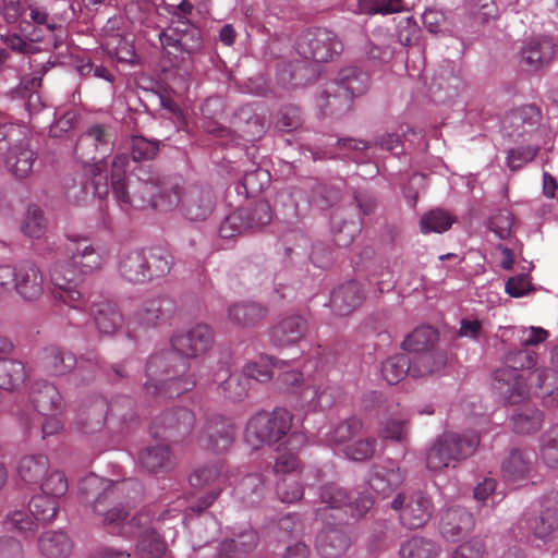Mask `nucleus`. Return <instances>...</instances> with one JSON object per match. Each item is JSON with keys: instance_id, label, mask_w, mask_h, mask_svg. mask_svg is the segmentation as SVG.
<instances>
[{"instance_id": "13", "label": "nucleus", "mask_w": 558, "mask_h": 558, "mask_svg": "<svg viewBox=\"0 0 558 558\" xmlns=\"http://www.w3.org/2000/svg\"><path fill=\"white\" fill-rule=\"evenodd\" d=\"M80 272L69 263H57L51 269L52 295L74 310L85 311L87 302L77 290Z\"/></svg>"}, {"instance_id": "62", "label": "nucleus", "mask_w": 558, "mask_h": 558, "mask_svg": "<svg viewBox=\"0 0 558 558\" xmlns=\"http://www.w3.org/2000/svg\"><path fill=\"white\" fill-rule=\"evenodd\" d=\"M377 447V440L368 437L356 440L344 448V454L348 459L353 461H365L371 459Z\"/></svg>"}, {"instance_id": "64", "label": "nucleus", "mask_w": 558, "mask_h": 558, "mask_svg": "<svg viewBox=\"0 0 558 558\" xmlns=\"http://www.w3.org/2000/svg\"><path fill=\"white\" fill-rule=\"evenodd\" d=\"M421 29L411 16L401 17L397 23V37L401 45L412 46L418 40Z\"/></svg>"}, {"instance_id": "12", "label": "nucleus", "mask_w": 558, "mask_h": 558, "mask_svg": "<svg viewBox=\"0 0 558 558\" xmlns=\"http://www.w3.org/2000/svg\"><path fill=\"white\" fill-rule=\"evenodd\" d=\"M171 192L179 197L175 207L191 221L206 220L214 211L216 198L213 191L202 185H191L185 189L171 184Z\"/></svg>"}, {"instance_id": "33", "label": "nucleus", "mask_w": 558, "mask_h": 558, "mask_svg": "<svg viewBox=\"0 0 558 558\" xmlns=\"http://www.w3.org/2000/svg\"><path fill=\"white\" fill-rule=\"evenodd\" d=\"M138 459L142 468L149 473L169 472L175 465L174 456L166 445L146 447Z\"/></svg>"}, {"instance_id": "5", "label": "nucleus", "mask_w": 558, "mask_h": 558, "mask_svg": "<svg viewBox=\"0 0 558 558\" xmlns=\"http://www.w3.org/2000/svg\"><path fill=\"white\" fill-rule=\"evenodd\" d=\"M369 86V76L359 68L342 69L335 82L327 85L318 98L324 114H338L351 108L353 98L363 95Z\"/></svg>"}, {"instance_id": "28", "label": "nucleus", "mask_w": 558, "mask_h": 558, "mask_svg": "<svg viewBox=\"0 0 558 558\" xmlns=\"http://www.w3.org/2000/svg\"><path fill=\"white\" fill-rule=\"evenodd\" d=\"M16 292L27 301L37 300L44 293V276L33 263H24L17 267Z\"/></svg>"}, {"instance_id": "54", "label": "nucleus", "mask_w": 558, "mask_h": 558, "mask_svg": "<svg viewBox=\"0 0 558 558\" xmlns=\"http://www.w3.org/2000/svg\"><path fill=\"white\" fill-rule=\"evenodd\" d=\"M464 7L474 24L483 25L498 15L494 0H465Z\"/></svg>"}, {"instance_id": "9", "label": "nucleus", "mask_w": 558, "mask_h": 558, "mask_svg": "<svg viewBox=\"0 0 558 558\" xmlns=\"http://www.w3.org/2000/svg\"><path fill=\"white\" fill-rule=\"evenodd\" d=\"M296 52L315 62H329L343 50L336 33L323 27L308 28L301 33L295 43Z\"/></svg>"}, {"instance_id": "59", "label": "nucleus", "mask_w": 558, "mask_h": 558, "mask_svg": "<svg viewBox=\"0 0 558 558\" xmlns=\"http://www.w3.org/2000/svg\"><path fill=\"white\" fill-rule=\"evenodd\" d=\"M39 486L43 493L56 499L64 496L69 489L68 478L60 470H49Z\"/></svg>"}, {"instance_id": "53", "label": "nucleus", "mask_w": 558, "mask_h": 558, "mask_svg": "<svg viewBox=\"0 0 558 558\" xmlns=\"http://www.w3.org/2000/svg\"><path fill=\"white\" fill-rule=\"evenodd\" d=\"M248 390L250 381L242 372L229 375L218 387L219 393L232 401L243 400L247 396Z\"/></svg>"}, {"instance_id": "42", "label": "nucleus", "mask_w": 558, "mask_h": 558, "mask_svg": "<svg viewBox=\"0 0 558 558\" xmlns=\"http://www.w3.org/2000/svg\"><path fill=\"white\" fill-rule=\"evenodd\" d=\"M519 527L527 529L535 537L545 539L558 530V510L548 508L533 520H520Z\"/></svg>"}, {"instance_id": "55", "label": "nucleus", "mask_w": 558, "mask_h": 558, "mask_svg": "<svg viewBox=\"0 0 558 558\" xmlns=\"http://www.w3.org/2000/svg\"><path fill=\"white\" fill-rule=\"evenodd\" d=\"M21 230L25 235L35 239L40 238L45 233L46 219L38 206L31 205L27 207L21 223Z\"/></svg>"}, {"instance_id": "6", "label": "nucleus", "mask_w": 558, "mask_h": 558, "mask_svg": "<svg viewBox=\"0 0 558 558\" xmlns=\"http://www.w3.org/2000/svg\"><path fill=\"white\" fill-rule=\"evenodd\" d=\"M292 413L283 408L257 412L246 423L244 440L254 450L281 444L292 428Z\"/></svg>"}, {"instance_id": "16", "label": "nucleus", "mask_w": 558, "mask_h": 558, "mask_svg": "<svg viewBox=\"0 0 558 558\" xmlns=\"http://www.w3.org/2000/svg\"><path fill=\"white\" fill-rule=\"evenodd\" d=\"M175 312L174 302L166 296L143 301L130 318L133 329L156 328L169 322Z\"/></svg>"}, {"instance_id": "44", "label": "nucleus", "mask_w": 558, "mask_h": 558, "mask_svg": "<svg viewBox=\"0 0 558 558\" xmlns=\"http://www.w3.org/2000/svg\"><path fill=\"white\" fill-rule=\"evenodd\" d=\"M101 47L119 62L132 63L135 58L133 44L121 34H108L102 36Z\"/></svg>"}, {"instance_id": "50", "label": "nucleus", "mask_w": 558, "mask_h": 558, "mask_svg": "<svg viewBox=\"0 0 558 558\" xmlns=\"http://www.w3.org/2000/svg\"><path fill=\"white\" fill-rule=\"evenodd\" d=\"M452 216L442 209H432L425 213L420 220V229L424 234L430 232L442 233L451 228Z\"/></svg>"}, {"instance_id": "37", "label": "nucleus", "mask_w": 558, "mask_h": 558, "mask_svg": "<svg viewBox=\"0 0 558 558\" xmlns=\"http://www.w3.org/2000/svg\"><path fill=\"white\" fill-rule=\"evenodd\" d=\"M92 314L97 329L104 335H112L123 325V315L116 303L102 301L93 304Z\"/></svg>"}, {"instance_id": "27", "label": "nucleus", "mask_w": 558, "mask_h": 558, "mask_svg": "<svg viewBox=\"0 0 558 558\" xmlns=\"http://www.w3.org/2000/svg\"><path fill=\"white\" fill-rule=\"evenodd\" d=\"M88 173L90 174V183L89 185L84 184L83 181L80 182L82 185L80 191H76L75 186L68 189V197L73 199L76 203H80L85 199L88 195L89 190H92L93 194L98 196L99 198H104L109 193V182L108 174L106 171V165L104 160H100L93 166H90Z\"/></svg>"}, {"instance_id": "32", "label": "nucleus", "mask_w": 558, "mask_h": 558, "mask_svg": "<svg viewBox=\"0 0 558 558\" xmlns=\"http://www.w3.org/2000/svg\"><path fill=\"white\" fill-rule=\"evenodd\" d=\"M299 403L306 411L325 410L335 402L330 388L323 383H307L298 391Z\"/></svg>"}, {"instance_id": "10", "label": "nucleus", "mask_w": 558, "mask_h": 558, "mask_svg": "<svg viewBox=\"0 0 558 558\" xmlns=\"http://www.w3.org/2000/svg\"><path fill=\"white\" fill-rule=\"evenodd\" d=\"M159 39L168 54H172L175 59L180 58L182 61L185 60L184 54L191 58L203 47L201 31L190 20L171 21L170 25L160 33Z\"/></svg>"}, {"instance_id": "7", "label": "nucleus", "mask_w": 558, "mask_h": 558, "mask_svg": "<svg viewBox=\"0 0 558 558\" xmlns=\"http://www.w3.org/2000/svg\"><path fill=\"white\" fill-rule=\"evenodd\" d=\"M480 445V436L474 432L458 434L446 432L439 435L426 452V466L430 471H441L473 456Z\"/></svg>"}, {"instance_id": "25", "label": "nucleus", "mask_w": 558, "mask_h": 558, "mask_svg": "<svg viewBox=\"0 0 558 558\" xmlns=\"http://www.w3.org/2000/svg\"><path fill=\"white\" fill-rule=\"evenodd\" d=\"M474 526L473 515L463 507L446 509L440 519V533L447 539H454L469 533Z\"/></svg>"}, {"instance_id": "14", "label": "nucleus", "mask_w": 558, "mask_h": 558, "mask_svg": "<svg viewBox=\"0 0 558 558\" xmlns=\"http://www.w3.org/2000/svg\"><path fill=\"white\" fill-rule=\"evenodd\" d=\"M541 111L526 105L508 112L502 119V131L515 143L533 142L538 135Z\"/></svg>"}, {"instance_id": "1", "label": "nucleus", "mask_w": 558, "mask_h": 558, "mask_svg": "<svg viewBox=\"0 0 558 558\" xmlns=\"http://www.w3.org/2000/svg\"><path fill=\"white\" fill-rule=\"evenodd\" d=\"M138 484L134 481L112 482L90 474L83 478L80 494L84 502L90 504L95 513L102 517V523L124 537H137L135 556L137 558H162L167 553V544L153 525L165 522L168 518H178L185 499H178V507L159 512L156 519V507L147 506L130 518L128 504L123 499L130 497L131 489L137 492Z\"/></svg>"}, {"instance_id": "57", "label": "nucleus", "mask_w": 558, "mask_h": 558, "mask_svg": "<svg viewBox=\"0 0 558 558\" xmlns=\"http://www.w3.org/2000/svg\"><path fill=\"white\" fill-rule=\"evenodd\" d=\"M541 458L549 468H558V424L541 438Z\"/></svg>"}, {"instance_id": "40", "label": "nucleus", "mask_w": 558, "mask_h": 558, "mask_svg": "<svg viewBox=\"0 0 558 558\" xmlns=\"http://www.w3.org/2000/svg\"><path fill=\"white\" fill-rule=\"evenodd\" d=\"M438 332L429 326L416 328L403 341L402 347L408 355L417 354L429 350H439L436 347Z\"/></svg>"}, {"instance_id": "41", "label": "nucleus", "mask_w": 558, "mask_h": 558, "mask_svg": "<svg viewBox=\"0 0 558 558\" xmlns=\"http://www.w3.org/2000/svg\"><path fill=\"white\" fill-rule=\"evenodd\" d=\"M39 549L47 558H66L72 551V542L63 532H46L39 537Z\"/></svg>"}, {"instance_id": "15", "label": "nucleus", "mask_w": 558, "mask_h": 558, "mask_svg": "<svg viewBox=\"0 0 558 558\" xmlns=\"http://www.w3.org/2000/svg\"><path fill=\"white\" fill-rule=\"evenodd\" d=\"M235 438V425L232 420L220 414H214L206 418L198 432L197 445L214 452L228 450Z\"/></svg>"}, {"instance_id": "24", "label": "nucleus", "mask_w": 558, "mask_h": 558, "mask_svg": "<svg viewBox=\"0 0 558 558\" xmlns=\"http://www.w3.org/2000/svg\"><path fill=\"white\" fill-rule=\"evenodd\" d=\"M36 160V153L29 147L27 142H19L11 145L5 155V168L16 178H27Z\"/></svg>"}, {"instance_id": "3", "label": "nucleus", "mask_w": 558, "mask_h": 558, "mask_svg": "<svg viewBox=\"0 0 558 558\" xmlns=\"http://www.w3.org/2000/svg\"><path fill=\"white\" fill-rule=\"evenodd\" d=\"M129 157L125 154L114 156L111 161L110 184L116 199L122 206L136 209L155 208L167 211L175 208L179 197L171 192V185H161L154 178L125 177Z\"/></svg>"}, {"instance_id": "8", "label": "nucleus", "mask_w": 558, "mask_h": 558, "mask_svg": "<svg viewBox=\"0 0 558 558\" xmlns=\"http://www.w3.org/2000/svg\"><path fill=\"white\" fill-rule=\"evenodd\" d=\"M190 484L193 487L214 486L205 496L198 498L195 504L185 506V515L191 513H201L208 509L220 496L221 492L230 485L228 470L222 461L218 460L198 466L190 475Z\"/></svg>"}, {"instance_id": "51", "label": "nucleus", "mask_w": 558, "mask_h": 558, "mask_svg": "<svg viewBox=\"0 0 558 558\" xmlns=\"http://www.w3.org/2000/svg\"><path fill=\"white\" fill-rule=\"evenodd\" d=\"M400 558H437L438 549L434 542L413 537L401 545Z\"/></svg>"}, {"instance_id": "47", "label": "nucleus", "mask_w": 558, "mask_h": 558, "mask_svg": "<svg viewBox=\"0 0 558 558\" xmlns=\"http://www.w3.org/2000/svg\"><path fill=\"white\" fill-rule=\"evenodd\" d=\"M252 229L247 208H238L228 215L219 227V235L222 239H232Z\"/></svg>"}, {"instance_id": "58", "label": "nucleus", "mask_w": 558, "mask_h": 558, "mask_svg": "<svg viewBox=\"0 0 558 558\" xmlns=\"http://www.w3.org/2000/svg\"><path fill=\"white\" fill-rule=\"evenodd\" d=\"M222 543H231L232 551L241 558H246L256 548L258 535L255 530L247 527L234 537L225 539Z\"/></svg>"}, {"instance_id": "31", "label": "nucleus", "mask_w": 558, "mask_h": 558, "mask_svg": "<svg viewBox=\"0 0 558 558\" xmlns=\"http://www.w3.org/2000/svg\"><path fill=\"white\" fill-rule=\"evenodd\" d=\"M148 258L143 251H130L121 255L119 272L131 283H143L149 280Z\"/></svg>"}, {"instance_id": "38", "label": "nucleus", "mask_w": 558, "mask_h": 558, "mask_svg": "<svg viewBox=\"0 0 558 558\" xmlns=\"http://www.w3.org/2000/svg\"><path fill=\"white\" fill-rule=\"evenodd\" d=\"M349 547V538L339 529L323 530L316 538V548L323 558H338Z\"/></svg>"}, {"instance_id": "60", "label": "nucleus", "mask_w": 558, "mask_h": 558, "mask_svg": "<svg viewBox=\"0 0 558 558\" xmlns=\"http://www.w3.org/2000/svg\"><path fill=\"white\" fill-rule=\"evenodd\" d=\"M526 143V146H519L508 151L507 165L512 171L519 170L524 165L531 162L541 149L538 143Z\"/></svg>"}, {"instance_id": "4", "label": "nucleus", "mask_w": 558, "mask_h": 558, "mask_svg": "<svg viewBox=\"0 0 558 558\" xmlns=\"http://www.w3.org/2000/svg\"><path fill=\"white\" fill-rule=\"evenodd\" d=\"M537 354L527 348L509 351L505 357L506 365L495 374V389L509 404H518L530 396L526 378L520 373L536 365Z\"/></svg>"}, {"instance_id": "61", "label": "nucleus", "mask_w": 558, "mask_h": 558, "mask_svg": "<svg viewBox=\"0 0 558 558\" xmlns=\"http://www.w3.org/2000/svg\"><path fill=\"white\" fill-rule=\"evenodd\" d=\"M148 258V267H149V280L155 277H162L167 275L172 265L173 257L172 255L163 250V248H155L150 251Z\"/></svg>"}, {"instance_id": "19", "label": "nucleus", "mask_w": 558, "mask_h": 558, "mask_svg": "<svg viewBox=\"0 0 558 558\" xmlns=\"http://www.w3.org/2000/svg\"><path fill=\"white\" fill-rule=\"evenodd\" d=\"M308 330V322L302 315H288L279 319L269 330L270 342L277 348L296 344Z\"/></svg>"}, {"instance_id": "34", "label": "nucleus", "mask_w": 558, "mask_h": 558, "mask_svg": "<svg viewBox=\"0 0 558 558\" xmlns=\"http://www.w3.org/2000/svg\"><path fill=\"white\" fill-rule=\"evenodd\" d=\"M228 319L241 327H255L267 316V308L257 302H236L228 307Z\"/></svg>"}, {"instance_id": "63", "label": "nucleus", "mask_w": 558, "mask_h": 558, "mask_svg": "<svg viewBox=\"0 0 558 558\" xmlns=\"http://www.w3.org/2000/svg\"><path fill=\"white\" fill-rule=\"evenodd\" d=\"M131 150L134 161L150 160L157 155L159 143L136 135L131 140Z\"/></svg>"}, {"instance_id": "48", "label": "nucleus", "mask_w": 558, "mask_h": 558, "mask_svg": "<svg viewBox=\"0 0 558 558\" xmlns=\"http://www.w3.org/2000/svg\"><path fill=\"white\" fill-rule=\"evenodd\" d=\"M26 378L24 364L16 360L0 359V388L11 391Z\"/></svg>"}, {"instance_id": "52", "label": "nucleus", "mask_w": 558, "mask_h": 558, "mask_svg": "<svg viewBox=\"0 0 558 558\" xmlns=\"http://www.w3.org/2000/svg\"><path fill=\"white\" fill-rule=\"evenodd\" d=\"M105 414V402L96 401L90 408L80 414L77 425L84 434H93L104 426Z\"/></svg>"}, {"instance_id": "2", "label": "nucleus", "mask_w": 558, "mask_h": 558, "mask_svg": "<svg viewBox=\"0 0 558 558\" xmlns=\"http://www.w3.org/2000/svg\"><path fill=\"white\" fill-rule=\"evenodd\" d=\"M215 342V335L207 324H196L186 331H177L170 339L172 350L157 352L146 364L147 395L173 398L190 391L196 385L194 375L186 374L187 359H195L208 352Z\"/></svg>"}, {"instance_id": "39", "label": "nucleus", "mask_w": 558, "mask_h": 558, "mask_svg": "<svg viewBox=\"0 0 558 558\" xmlns=\"http://www.w3.org/2000/svg\"><path fill=\"white\" fill-rule=\"evenodd\" d=\"M411 359L412 377L421 378L440 371L447 363V355L442 350H429L409 355Z\"/></svg>"}, {"instance_id": "23", "label": "nucleus", "mask_w": 558, "mask_h": 558, "mask_svg": "<svg viewBox=\"0 0 558 558\" xmlns=\"http://www.w3.org/2000/svg\"><path fill=\"white\" fill-rule=\"evenodd\" d=\"M535 461V452L532 449L513 448L502 461V475L510 482L526 480L534 470Z\"/></svg>"}, {"instance_id": "18", "label": "nucleus", "mask_w": 558, "mask_h": 558, "mask_svg": "<svg viewBox=\"0 0 558 558\" xmlns=\"http://www.w3.org/2000/svg\"><path fill=\"white\" fill-rule=\"evenodd\" d=\"M113 141L109 129L102 124L92 125L83 133L75 145L77 158L96 160L97 153L106 154L112 149Z\"/></svg>"}, {"instance_id": "45", "label": "nucleus", "mask_w": 558, "mask_h": 558, "mask_svg": "<svg viewBox=\"0 0 558 558\" xmlns=\"http://www.w3.org/2000/svg\"><path fill=\"white\" fill-rule=\"evenodd\" d=\"M381 375L389 385L400 383L407 375L412 377L411 359L407 353L389 356L381 364Z\"/></svg>"}, {"instance_id": "35", "label": "nucleus", "mask_w": 558, "mask_h": 558, "mask_svg": "<svg viewBox=\"0 0 558 558\" xmlns=\"http://www.w3.org/2000/svg\"><path fill=\"white\" fill-rule=\"evenodd\" d=\"M287 365L288 362L284 360L268 354H260L256 360L245 363L242 373L248 381L254 379L265 384L272 379L274 368L282 371Z\"/></svg>"}, {"instance_id": "26", "label": "nucleus", "mask_w": 558, "mask_h": 558, "mask_svg": "<svg viewBox=\"0 0 558 558\" xmlns=\"http://www.w3.org/2000/svg\"><path fill=\"white\" fill-rule=\"evenodd\" d=\"M31 401L37 412L44 415L61 412L64 408L63 398L58 388L46 380H38L33 385Z\"/></svg>"}, {"instance_id": "21", "label": "nucleus", "mask_w": 558, "mask_h": 558, "mask_svg": "<svg viewBox=\"0 0 558 558\" xmlns=\"http://www.w3.org/2000/svg\"><path fill=\"white\" fill-rule=\"evenodd\" d=\"M66 252L70 254L71 265L82 276L100 269L104 264L100 251L86 239L71 241Z\"/></svg>"}, {"instance_id": "36", "label": "nucleus", "mask_w": 558, "mask_h": 558, "mask_svg": "<svg viewBox=\"0 0 558 558\" xmlns=\"http://www.w3.org/2000/svg\"><path fill=\"white\" fill-rule=\"evenodd\" d=\"M50 462L47 456L31 453L22 457L17 464L20 478L28 485H39L48 474Z\"/></svg>"}, {"instance_id": "22", "label": "nucleus", "mask_w": 558, "mask_h": 558, "mask_svg": "<svg viewBox=\"0 0 558 558\" xmlns=\"http://www.w3.org/2000/svg\"><path fill=\"white\" fill-rule=\"evenodd\" d=\"M555 53V44L550 39L531 38L521 48L520 63L530 71H538L550 64Z\"/></svg>"}, {"instance_id": "49", "label": "nucleus", "mask_w": 558, "mask_h": 558, "mask_svg": "<svg viewBox=\"0 0 558 558\" xmlns=\"http://www.w3.org/2000/svg\"><path fill=\"white\" fill-rule=\"evenodd\" d=\"M58 506V499L41 492L31 499L28 508L36 521L49 522L56 517Z\"/></svg>"}, {"instance_id": "17", "label": "nucleus", "mask_w": 558, "mask_h": 558, "mask_svg": "<svg viewBox=\"0 0 558 558\" xmlns=\"http://www.w3.org/2000/svg\"><path fill=\"white\" fill-rule=\"evenodd\" d=\"M195 423L194 413L185 408H177L163 412L151 425L154 437L178 439L191 433Z\"/></svg>"}, {"instance_id": "30", "label": "nucleus", "mask_w": 558, "mask_h": 558, "mask_svg": "<svg viewBox=\"0 0 558 558\" xmlns=\"http://www.w3.org/2000/svg\"><path fill=\"white\" fill-rule=\"evenodd\" d=\"M365 298L361 284L354 280L339 286L330 296V304L338 315H348L359 307Z\"/></svg>"}, {"instance_id": "11", "label": "nucleus", "mask_w": 558, "mask_h": 558, "mask_svg": "<svg viewBox=\"0 0 558 558\" xmlns=\"http://www.w3.org/2000/svg\"><path fill=\"white\" fill-rule=\"evenodd\" d=\"M391 508L399 512L400 522L408 529L423 527L434 510L432 499L421 490L398 494Z\"/></svg>"}, {"instance_id": "56", "label": "nucleus", "mask_w": 558, "mask_h": 558, "mask_svg": "<svg viewBox=\"0 0 558 558\" xmlns=\"http://www.w3.org/2000/svg\"><path fill=\"white\" fill-rule=\"evenodd\" d=\"M362 429V421L355 416L338 423L328 434L327 442L330 445L343 444L350 440Z\"/></svg>"}, {"instance_id": "46", "label": "nucleus", "mask_w": 558, "mask_h": 558, "mask_svg": "<svg viewBox=\"0 0 558 558\" xmlns=\"http://www.w3.org/2000/svg\"><path fill=\"white\" fill-rule=\"evenodd\" d=\"M235 496L245 505L258 504L264 495V480L259 474L244 476L234 488Z\"/></svg>"}, {"instance_id": "29", "label": "nucleus", "mask_w": 558, "mask_h": 558, "mask_svg": "<svg viewBox=\"0 0 558 558\" xmlns=\"http://www.w3.org/2000/svg\"><path fill=\"white\" fill-rule=\"evenodd\" d=\"M40 363L46 373L52 376H63L75 368V355L58 345H48L43 349Z\"/></svg>"}, {"instance_id": "20", "label": "nucleus", "mask_w": 558, "mask_h": 558, "mask_svg": "<svg viewBox=\"0 0 558 558\" xmlns=\"http://www.w3.org/2000/svg\"><path fill=\"white\" fill-rule=\"evenodd\" d=\"M405 473L400 469L398 463L387 460L372 466L368 484L371 488L386 497L397 489L404 481Z\"/></svg>"}, {"instance_id": "43", "label": "nucleus", "mask_w": 558, "mask_h": 558, "mask_svg": "<svg viewBox=\"0 0 558 558\" xmlns=\"http://www.w3.org/2000/svg\"><path fill=\"white\" fill-rule=\"evenodd\" d=\"M514 433L531 435L537 433L544 423V413L537 408H522L515 410L511 416Z\"/></svg>"}]
</instances>
